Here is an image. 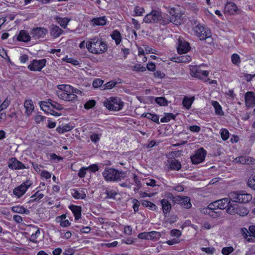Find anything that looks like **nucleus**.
<instances>
[{
	"mask_svg": "<svg viewBox=\"0 0 255 255\" xmlns=\"http://www.w3.org/2000/svg\"><path fill=\"white\" fill-rule=\"evenodd\" d=\"M86 47L90 52L95 54H102L108 49L106 42L97 37L90 38L87 42Z\"/></svg>",
	"mask_w": 255,
	"mask_h": 255,
	"instance_id": "f257e3e1",
	"label": "nucleus"
},
{
	"mask_svg": "<svg viewBox=\"0 0 255 255\" xmlns=\"http://www.w3.org/2000/svg\"><path fill=\"white\" fill-rule=\"evenodd\" d=\"M191 25L194 35L198 37L200 40H205L211 36L210 30L205 27L203 24L200 23L197 20H191Z\"/></svg>",
	"mask_w": 255,
	"mask_h": 255,
	"instance_id": "f03ea898",
	"label": "nucleus"
},
{
	"mask_svg": "<svg viewBox=\"0 0 255 255\" xmlns=\"http://www.w3.org/2000/svg\"><path fill=\"white\" fill-rule=\"evenodd\" d=\"M102 174L107 181H117L124 179L127 175V172L107 167Z\"/></svg>",
	"mask_w": 255,
	"mask_h": 255,
	"instance_id": "7ed1b4c3",
	"label": "nucleus"
},
{
	"mask_svg": "<svg viewBox=\"0 0 255 255\" xmlns=\"http://www.w3.org/2000/svg\"><path fill=\"white\" fill-rule=\"evenodd\" d=\"M165 15H163L162 12L157 10H152L150 13L146 14L143 18V21L146 23H157L164 25V22Z\"/></svg>",
	"mask_w": 255,
	"mask_h": 255,
	"instance_id": "20e7f679",
	"label": "nucleus"
},
{
	"mask_svg": "<svg viewBox=\"0 0 255 255\" xmlns=\"http://www.w3.org/2000/svg\"><path fill=\"white\" fill-rule=\"evenodd\" d=\"M230 198L234 202L246 204L252 199V195L245 191L232 192L229 194Z\"/></svg>",
	"mask_w": 255,
	"mask_h": 255,
	"instance_id": "39448f33",
	"label": "nucleus"
},
{
	"mask_svg": "<svg viewBox=\"0 0 255 255\" xmlns=\"http://www.w3.org/2000/svg\"><path fill=\"white\" fill-rule=\"evenodd\" d=\"M103 104L110 111H118L123 108L124 103L118 97H110L106 99Z\"/></svg>",
	"mask_w": 255,
	"mask_h": 255,
	"instance_id": "423d86ee",
	"label": "nucleus"
},
{
	"mask_svg": "<svg viewBox=\"0 0 255 255\" xmlns=\"http://www.w3.org/2000/svg\"><path fill=\"white\" fill-rule=\"evenodd\" d=\"M172 197V201L176 204L180 205L182 207L185 209H190L192 207L191 199L189 197L183 196H173L172 194H170Z\"/></svg>",
	"mask_w": 255,
	"mask_h": 255,
	"instance_id": "0eeeda50",
	"label": "nucleus"
},
{
	"mask_svg": "<svg viewBox=\"0 0 255 255\" xmlns=\"http://www.w3.org/2000/svg\"><path fill=\"white\" fill-rule=\"evenodd\" d=\"M169 13L171 17H170L168 15L165 16L164 20H163L164 22H162L164 24L166 25L170 22H172L175 25H179L181 23V16L179 13L175 12L174 8H171Z\"/></svg>",
	"mask_w": 255,
	"mask_h": 255,
	"instance_id": "6e6552de",
	"label": "nucleus"
},
{
	"mask_svg": "<svg viewBox=\"0 0 255 255\" xmlns=\"http://www.w3.org/2000/svg\"><path fill=\"white\" fill-rule=\"evenodd\" d=\"M206 154V151L203 147L200 148L195 154L191 157L192 162L194 164L202 162L205 160Z\"/></svg>",
	"mask_w": 255,
	"mask_h": 255,
	"instance_id": "1a4fd4ad",
	"label": "nucleus"
},
{
	"mask_svg": "<svg viewBox=\"0 0 255 255\" xmlns=\"http://www.w3.org/2000/svg\"><path fill=\"white\" fill-rule=\"evenodd\" d=\"M46 60L45 59L40 60H33L30 64L28 66V68L30 71H40L41 69L45 66Z\"/></svg>",
	"mask_w": 255,
	"mask_h": 255,
	"instance_id": "9d476101",
	"label": "nucleus"
},
{
	"mask_svg": "<svg viewBox=\"0 0 255 255\" xmlns=\"http://www.w3.org/2000/svg\"><path fill=\"white\" fill-rule=\"evenodd\" d=\"M31 184V183L30 181H26L25 182L21 184L19 186L16 187L13 189V194L19 198L25 193L28 188L30 186Z\"/></svg>",
	"mask_w": 255,
	"mask_h": 255,
	"instance_id": "9b49d317",
	"label": "nucleus"
},
{
	"mask_svg": "<svg viewBox=\"0 0 255 255\" xmlns=\"http://www.w3.org/2000/svg\"><path fill=\"white\" fill-rule=\"evenodd\" d=\"M48 30L44 27H37L33 28L30 34L32 38L35 39L43 38L48 33Z\"/></svg>",
	"mask_w": 255,
	"mask_h": 255,
	"instance_id": "f8f14e48",
	"label": "nucleus"
},
{
	"mask_svg": "<svg viewBox=\"0 0 255 255\" xmlns=\"http://www.w3.org/2000/svg\"><path fill=\"white\" fill-rule=\"evenodd\" d=\"M8 166L12 170H20L27 168L25 165L15 157H11L8 159Z\"/></svg>",
	"mask_w": 255,
	"mask_h": 255,
	"instance_id": "ddd939ff",
	"label": "nucleus"
},
{
	"mask_svg": "<svg viewBox=\"0 0 255 255\" xmlns=\"http://www.w3.org/2000/svg\"><path fill=\"white\" fill-rule=\"evenodd\" d=\"M168 170L179 171L182 167L181 162L175 158H171L167 160L166 164Z\"/></svg>",
	"mask_w": 255,
	"mask_h": 255,
	"instance_id": "4468645a",
	"label": "nucleus"
},
{
	"mask_svg": "<svg viewBox=\"0 0 255 255\" xmlns=\"http://www.w3.org/2000/svg\"><path fill=\"white\" fill-rule=\"evenodd\" d=\"M190 50L189 43L185 41L183 38H179L178 39V45L177 52L179 54L186 53Z\"/></svg>",
	"mask_w": 255,
	"mask_h": 255,
	"instance_id": "2eb2a0df",
	"label": "nucleus"
},
{
	"mask_svg": "<svg viewBox=\"0 0 255 255\" xmlns=\"http://www.w3.org/2000/svg\"><path fill=\"white\" fill-rule=\"evenodd\" d=\"M245 102L247 108L255 107V94L254 92H247L245 95Z\"/></svg>",
	"mask_w": 255,
	"mask_h": 255,
	"instance_id": "dca6fc26",
	"label": "nucleus"
},
{
	"mask_svg": "<svg viewBox=\"0 0 255 255\" xmlns=\"http://www.w3.org/2000/svg\"><path fill=\"white\" fill-rule=\"evenodd\" d=\"M57 95L59 98L67 102H73L77 100V96L71 93L57 92Z\"/></svg>",
	"mask_w": 255,
	"mask_h": 255,
	"instance_id": "f3484780",
	"label": "nucleus"
},
{
	"mask_svg": "<svg viewBox=\"0 0 255 255\" xmlns=\"http://www.w3.org/2000/svg\"><path fill=\"white\" fill-rule=\"evenodd\" d=\"M234 161L237 163L253 165L255 164V159L248 156H241L236 157Z\"/></svg>",
	"mask_w": 255,
	"mask_h": 255,
	"instance_id": "a211bd4d",
	"label": "nucleus"
},
{
	"mask_svg": "<svg viewBox=\"0 0 255 255\" xmlns=\"http://www.w3.org/2000/svg\"><path fill=\"white\" fill-rule=\"evenodd\" d=\"M226 212L230 214L234 215L238 214L242 216H246L248 214L249 211L245 208H237L235 206H231L227 209Z\"/></svg>",
	"mask_w": 255,
	"mask_h": 255,
	"instance_id": "6ab92c4d",
	"label": "nucleus"
},
{
	"mask_svg": "<svg viewBox=\"0 0 255 255\" xmlns=\"http://www.w3.org/2000/svg\"><path fill=\"white\" fill-rule=\"evenodd\" d=\"M192 75L195 77L202 79L207 77L209 74V72L206 70H202L199 67H193L191 69Z\"/></svg>",
	"mask_w": 255,
	"mask_h": 255,
	"instance_id": "aec40b11",
	"label": "nucleus"
},
{
	"mask_svg": "<svg viewBox=\"0 0 255 255\" xmlns=\"http://www.w3.org/2000/svg\"><path fill=\"white\" fill-rule=\"evenodd\" d=\"M51 36L53 38L59 37L64 32V31L58 26L55 24H51L49 27Z\"/></svg>",
	"mask_w": 255,
	"mask_h": 255,
	"instance_id": "412c9836",
	"label": "nucleus"
},
{
	"mask_svg": "<svg viewBox=\"0 0 255 255\" xmlns=\"http://www.w3.org/2000/svg\"><path fill=\"white\" fill-rule=\"evenodd\" d=\"M238 10L237 6L232 1L227 2L224 8L225 12L230 15L237 13Z\"/></svg>",
	"mask_w": 255,
	"mask_h": 255,
	"instance_id": "4be33fe9",
	"label": "nucleus"
},
{
	"mask_svg": "<svg viewBox=\"0 0 255 255\" xmlns=\"http://www.w3.org/2000/svg\"><path fill=\"white\" fill-rule=\"evenodd\" d=\"M230 200L231 199L230 198H225L217 200L216 202L219 210H224L226 208L228 209L229 207L234 206L235 205H233L231 203Z\"/></svg>",
	"mask_w": 255,
	"mask_h": 255,
	"instance_id": "5701e85b",
	"label": "nucleus"
},
{
	"mask_svg": "<svg viewBox=\"0 0 255 255\" xmlns=\"http://www.w3.org/2000/svg\"><path fill=\"white\" fill-rule=\"evenodd\" d=\"M204 214L209 215L213 218H219L222 216L223 213L220 210H210V209H203Z\"/></svg>",
	"mask_w": 255,
	"mask_h": 255,
	"instance_id": "b1692460",
	"label": "nucleus"
},
{
	"mask_svg": "<svg viewBox=\"0 0 255 255\" xmlns=\"http://www.w3.org/2000/svg\"><path fill=\"white\" fill-rule=\"evenodd\" d=\"M31 37L29 33L25 30H20L17 36V39L19 41L27 42L30 41Z\"/></svg>",
	"mask_w": 255,
	"mask_h": 255,
	"instance_id": "393cba45",
	"label": "nucleus"
},
{
	"mask_svg": "<svg viewBox=\"0 0 255 255\" xmlns=\"http://www.w3.org/2000/svg\"><path fill=\"white\" fill-rule=\"evenodd\" d=\"M107 20L105 16L94 18L91 20L93 25L103 26L107 24Z\"/></svg>",
	"mask_w": 255,
	"mask_h": 255,
	"instance_id": "a878e982",
	"label": "nucleus"
},
{
	"mask_svg": "<svg viewBox=\"0 0 255 255\" xmlns=\"http://www.w3.org/2000/svg\"><path fill=\"white\" fill-rule=\"evenodd\" d=\"M24 106L25 109V114L27 116H30L34 108L33 102L31 100H26L24 104Z\"/></svg>",
	"mask_w": 255,
	"mask_h": 255,
	"instance_id": "bb28decb",
	"label": "nucleus"
},
{
	"mask_svg": "<svg viewBox=\"0 0 255 255\" xmlns=\"http://www.w3.org/2000/svg\"><path fill=\"white\" fill-rule=\"evenodd\" d=\"M161 204L164 214L167 215L171 209L170 203L167 199H163L161 201Z\"/></svg>",
	"mask_w": 255,
	"mask_h": 255,
	"instance_id": "cd10ccee",
	"label": "nucleus"
},
{
	"mask_svg": "<svg viewBox=\"0 0 255 255\" xmlns=\"http://www.w3.org/2000/svg\"><path fill=\"white\" fill-rule=\"evenodd\" d=\"M76 220H78L81 216V207L78 206L72 205L70 207Z\"/></svg>",
	"mask_w": 255,
	"mask_h": 255,
	"instance_id": "c85d7f7f",
	"label": "nucleus"
},
{
	"mask_svg": "<svg viewBox=\"0 0 255 255\" xmlns=\"http://www.w3.org/2000/svg\"><path fill=\"white\" fill-rule=\"evenodd\" d=\"M11 210L13 212L19 214H25L28 215L30 213L28 210L20 205L13 206Z\"/></svg>",
	"mask_w": 255,
	"mask_h": 255,
	"instance_id": "c756f323",
	"label": "nucleus"
},
{
	"mask_svg": "<svg viewBox=\"0 0 255 255\" xmlns=\"http://www.w3.org/2000/svg\"><path fill=\"white\" fill-rule=\"evenodd\" d=\"M72 194L73 197L76 199H84L86 196V194L84 191L82 190H78L77 189H73Z\"/></svg>",
	"mask_w": 255,
	"mask_h": 255,
	"instance_id": "7c9ffc66",
	"label": "nucleus"
},
{
	"mask_svg": "<svg viewBox=\"0 0 255 255\" xmlns=\"http://www.w3.org/2000/svg\"><path fill=\"white\" fill-rule=\"evenodd\" d=\"M212 105L215 109V113L216 115H218L220 116L224 115V113L222 110V107L217 101H212Z\"/></svg>",
	"mask_w": 255,
	"mask_h": 255,
	"instance_id": "2f4dec72",
	"label": "nucleus"
},
{
	"mask_svg": "<svg viewBox=\"0 0 255 255\" xmlns=\"http://www.w3.org/2000/svg\"><path fill=\"white\" fill-rule=\"evenodd\" d=\"M249 239L247 241L249 242H255V226L252 225L249 227Z\"/></svg>",
	"mask_w": 255,
	"mask_h": 255,
	"instance_id": "473e14b6",
	"label": "nucleus"
},
{
	"mask_svg": "<svg viewBox=\"0 0 255 255\" xmlns=\"http://www.w3.org/2000/svg\"><path fill=\"white\" fill-rule=\"evenodd\" d=\"M175 59L174 61L176 62H181V63H186L190 62L191 60V57L188 55H182L179 57H177L176 58H174Z\"/></svg>",
	"mask_w": 255,
	"mask_h": 255,
	"instance_id": "72a5a7b5",
	"label": "nucleus"
},
{
	"mask_svg": "<svg viewBox=\"0 0 255 255\" xmlns=\"http://www.w3.org/2000/svg\"><path fill=\"white\" fill-rule=\"evenodd\" d=\"M111 37L112 39L115 41L117 45H118L120 43L122 39L121 34L118 30H114L113 32V33L111 34Z\"/></svg>",
	"mask_w": 255,
	"mask_h": 255,
	"instance_id": "f704fd0d",
	"label": "nucleus"
},
{
	"mask_svg": "<svg viewBox=\"0 0 255 255\" xmlns=\"http://www.w3.org/2000/svg\"><path fill=\"white\" fill-rule=\"evenodd\" d=\"M57 22L60 24V25L63 28H66L70 21V19L67 17H57Z\"/></svg>",
	"mask_w": 255,
	"mask_h": 255,
	"instance_id": "c9c22d12",
	"label": "nucleus"
},
{
	"mask_svg": "<svg viewBox=\"0 0 255 255\" xmlns=\"http://www.w3.org/2000/svg\"><path fill=\"white\" fill-rule=\"evenodd\" d=\"M141 205L153 211L155 210L157 208L156 206L154 203L147 200L141 201Z\"/></svg>",
	"mask_w": 255,
	"mask_h": 255,
	"instance_id": "e433bc0d",
	"label": "nucleus"
},
{
	"mask_svg": "<svg viewBox=\"0 0 255 255\" xmlns=\"http://www.w3.org/2000/svg\"><path fill=\"white\" fill-rule=\"evenodd\" d=\"M101 136V133L94 132L91 135L90 139L93 143H96L97 142L99 141Z\"/></svg>",
	"mask_w": 255,
	"mask_h": 255,
	"instance_id": "4c0bfd02",
	"label": "nucleus"
},
{
	"mask_svg": "<svg viewBox=\"0 0 255 255\" xmlns=\"http://www.w3.org/2000/svg\"><path fill=\"white\" fill-rule=\"evenodd\" d=\"M175 119V116L173 114L171 113H165V116L160 119V121L161 123H167L169 122L171 119L174 120Z\"/></svg>",
	"mask_w": 255,
	"mask_h": 255,
	"instance_id": "58836bf2",
	"label": "nucleus"
},
{
	"mask_svg": "<svg viewBox=\"0 0 255 255\" xmlns=\"http://www.w3.org/2000/svg\"><path fill=\"white\" fill-rule=\"evenodd\" d=\"M117 84V83L114 81L108 82L106 84L103 85L102 87H101V90L111 89L113 88Z\"/></svg>",
	"mask_w": 255,
	"mask_h": 255,
	"instance_id": "ea45409f",
	"label": "nucleus"
},
{
	"mask_svg": "<svg viewBox=\"0 0 255 255\" xmlns=\"http://www.w3.org/2000/svg\"><path fill=\"white\" fill-rule=\"evenodd\" d=\"M155 102L160 106H165L167 105V100L163 97H157L155 99Z\"/></svg>",
	"mask_w": 255,
	"mask_h": 255,
	"instance_id": "a19ab883",
	"label": "nucleus"
},
{
	"mask_svg": "<svg viewBox=\"0 0 255 255\" xmlns=\"http://www.w3.org/2000/svg\"><path fill=\"white\" fill-rule=\"evenodd\" d=\"M107 195L106 198L115 199V196L118 194L117 192L112 189H107L105 193Z\"/></svg>",
	"mask_w": 255,
	"mask_h": 255,
	"instance_id": "79ce46f5",
	"label": "nucleus"
},
{
	"mask_svg": "<svg viewBox=\"0 0 255 255\" xmlns=\"http://www.w3.org/2000/svg\"><path fill=\"white\" fill-rule=\"evenodd\" d=\"M248 185L251 188L255 190V174H252L248 181Z\"/></svg>",
	"mask_w": 255,
	"mask_h": 255,
	"instance_id": "37998d69",
	"label": "nucleus"
},
{
	"mask_svg": "<svg viewBox=\"0 0 255 255\" xmlns=\"http://www.w3.org/2000/svg\"><path fill=\"white\" fill-rule=\"evenodd\" d=\"M144 12V9L139 6H136L134 7L133 10V16H141Z\"/></svg>",
	"mask_w": 255,
	"mask_h": 255,
	"instance_id": "c03bdc74",
	"label": "nucleus"
},
{
	"mask_svg": "<svg viewBox=\"0 0 255 255\" xmlns=\"http://www.w3.org/2000/svg\"><path fill=\"white\" fill-rule=\"evenodd\" d=\"M63 60L64 61L66 62L67 63H71L75 66L79 65L80 64V63L78 60H77L73 58L68 57V56H66V57H65L63 59Z\"/></svg>",
	"mask_w": 255,
	"mask_h": 255,
	"instance_id": "a18cd8bd",
	"label": "nucleus"
},
{
	"mask_svg": "<svg viewBox=\"0 0 255 255\" xmlns=\"http://www.w3.org/2000/svg\"><path fill=\"white\" fill-rule=\"evenodd\" d=\"M193 101L190 98L185 97L182 101L183 106L185 107L187 109H189L192 104Z\"/></svg>",
	"mask_w": 255,
	"mask_h": 255,
	"instance_id": "49530a36",
	"label": "nucleus"
},
{
	"mask_svg": "<svg viewBox=\"0 0 255 255\" xmlns=\"http://www.w3.org/2000/svg\"><path fill=\"white\" fill-rule=\"evenodd\" d=\"M231 60L232 63L235 65H239L241 62L240 56L236 53L232 55Z\"/></svg>",
	"mask_w": 255,
	"mask_h": 255,
	"instance_id": "de8ad7c7",
	"label": "nucleus"
},
{
	"mask_svg": "<svg viewBox=\"0 0 255 255\" xmlns=\"http://www.w3.org/2000/svg\"><path fill=\"white\" fill-rule=\"evenodd\" d=\"M104 82V81L103 80L100 79H96L93 81L92 85L94 88H100V89L101 90V87L103 86Z\"/></svg>",
	"mask_w": 255,
	"mask_h": 255,
	"instance_id": "09e8293b",
	"label": "nucleus"
},
{
	"mask_svg": "<svg viewBox=\"0 0 255 255\" xmlns=\"http://www.w3.org/2000/svg\"><path fill=\"white\" fill-rule=\"evenodd\" d=\"M131 69L134 71L144 72L146 71V68L144 66H141L140 64H136L131 66Z\"/></svg>",
	"mask_w": 255,
	"mask_h": 255,
	"instance_id": "8fccbe9b",
	"label": "nucleus"
},
{
	"mask_svg": "<svg viewBox=\"0 0 255 255\" xmlns=\"http://www.w3.org/2000/svg\"><path fill=\"white\" fill-rule=\"evenodd\" d=\"M96 105V101L94 100H90L84 104V108L89 110L93 108Z\"/></svg>",
	"mask_w": 255,
	"mask_h": 255,
	"instance_id": "3c124183",
	"label": "nucleus"
},
{
	"mask_svg": "<svg viewBox=\"0 0 255 255\" xmlns=\"http://www.w3.org/2000/svg\"><path fill=\"white\" fill-rule=\"evenodd\" d=\"M49 103L51 107L58 110H61L63 109L62 105L55 101H53L51 100H49Z\"/></svg>",
	"mask_w": 255,
	"mask_h": 255,
	"instance_id": "603ef678",
	"label": "nucleus"
},
{
	"mask_svg": "<svg viewBox=\"0 0 255 255\" xmlns=\"http://www.w3.org/2000/svg\"><path fill=\"white\" fill-rule=\"evenodd\" d=\"M221 136L223 140H227L229 137V131L225 128L222 129L221 131Z\"/></svg>",
	"mask_w": 255,
	"mask_h": 255,
	"instance_id": "864d4df0",
	"label": "nucleus"
},
{
	"mask_svg": "<svg viewBox=\"0 0 255 255\" xmlns=\"http://www.w3.org/2000/svg\"><path fill=\"white\" fill-rule=\"evenodd\" d=\"M234 248L232 247H224L222 250V253L224 255H229L234 252Z\"/></svg>",
	"mask_w": 255,
	"mask_h": 255,
	"instance_id": "5fc2aeb1",
	"label": "nucleus"
},
{
	"mask_svg": "<svg viewBox=\"0 0 255 255\" xmlns=\"http://www.w3.org/2000/svg\"><path fill=\"white\" fill-rule=\"evenodd\" d=\"M66 215H62L60 216H58L56 218V220L57 223H69L68 220H66Z\"/></svg>",
	"mask_w": 255,
	"mask_h": 255,
	"instance_id": "6e6d98bb",
	"label": "nucleus"
},
{
	"mask_svg": "<svg viewBox=\"0 0 255 255\" xmlns=\"http://www.w3.org/2000/svg\"><path fill=\"white\" fill-rule=\"evenodd\" d=\"M150 239H158L160 236V233L158 232L152 231L149 232Z\"/></svg>",
	"mask_w": 255,
	"mask_h": 255,
	"instance_id": "4d7b16f0",
	"label": "nucleus"
},
{
	"mask_svg": "<svg viewBox=\"0 0 255 255\" xmlns=\"http://www.w3.org/2000/svg\"><path fill=\"white\" fill-rule=\"evenodd\" d=\"M203 209H210V210H219L218 206L216 201L210 203L207 208H204Z\"/></svg>",
	"mask_w": 255,
	"mask_h": 255,
	"instance_id": "13d9d810",
	"label": "nucleus"
},
{
	"mask_svg": "<svg viewBox=\"0 0 255 255\" xmlns=\"http://www.w3.org/2000/svg\"><path fill=\"white\" fill-rule=\"evenodd\" d=\"M10 101L8 98H6L0 106V112L3 109H6L10 104Z\"/></svg>",
	"mask_w": 255,
	"mask_h": 255,
	"instance_id": "bf43d9fd",
	"label": "nucleus"
},
{
	"mask_svg": "<svg viewBox=\"0 0 255 255\" xmlns=\"http://www.w3.org/2000/svg\"><path fill=\"white\" fill-rule=\"evenodd\" d=\"M150 116H148V119L151 120L152 121L157 124H159V116L157 115L150 113Z\"/></svg>",
	"mask_w": 255,
	"mask_h": 255,
	"instance_id": "052dcab7",
	"label": "nucleus"
},
{
	"mask_svg": "<svg viewBox=\"0 0 255 255\" xmlns=\"http://www.w3.org/2000/svg\"><path fill=\"white\" fill-rule=\"evenodd\" d=\"M87 170H88L87 167H83L81 168L78 173V176L80 178L84 177L86 175Z\"/></svg>",
	"mask_w": 255,
	"mask_h": 255,
	"instance_id": "680f3d73",
	"label": "nucleus"
},
{
	"mask_svg": "<svg viewBox=\"0 0 255 255\" xmlns=\"http://www.w3.org/2000/svg\"><path fill=\"white\" fill-rule=\"evenodd\" d=\"M170 235L173 237H179L181 235V232L179 230L173 229L171 231Z\"/></svg>",
	"mask_w": 255,
	"mask_h": 255,
	"instance_id": "e2e57ef3",
	"label": "nucleus"
},
{
	"mask_svg": "<svg viewBox=\"0 0 255 255\" xmlns=\"http://www.w3.org/2000/svg\"><path fill=\"white\" fill-rule=\"evenodd\" d=\"M75 252V250L71 248H69L64 250L63 252L64 255H73Z\"/></svg>",
	"mask_w": 255,
	"mask_h": 255,
	"instance_id": "0e129e2a",
	"label": "nucleus"
},
{
	"mask_svg": "<svg viewBox=\"0 0 255 255\" xmlns=\"http://www.w3.org/2000/svg\"><path fill=\"white\" fill-rule=\"evenodd\" d=\"M133 203V209L134 212H136L138 210V207L140 205V203L137 199H133L132 200Z\"/></svg>",
	"mask_w": 255,
	"mask_h": 255,
	"instance_id": "69168bd1",
	"label": "nucleus"
},
{
	"mask_svg": "<svg viewBox=\"0 0 255 255\" xmlns=\"http://www.w3.org/2000/svg\"><path fill=\"white\" fill-rule=\"evenodd\" d=\"M202 251L208 254L212 255L214 253L215 249L213 248H202Z\"/></svg>",
	"mask_w": 255,
	"mask_h": 255,
	"instance_id": "338daca9",
	"label": "nucleus"
},
{
	"mask_svg": "<svg viewBox=\"0 0 255 255\" xmlns=\"http://www.w3.org/2000/svg\"><path fill=\"white\" fill-rule=\"evenodd\" d=\"M44 197V194L40 193L39 191L36 192L33 195H32L30 198L36 197V199L39 201Z\"/></svg>",
	"mask_w": 255,
	"mask_h": 255,
	"instance_id": "774afa93",
	"label": "nucleus"
}]
</instances>
